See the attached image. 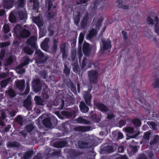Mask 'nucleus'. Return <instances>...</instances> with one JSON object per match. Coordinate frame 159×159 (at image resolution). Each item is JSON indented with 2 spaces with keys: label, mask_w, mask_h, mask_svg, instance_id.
I'll use <instances>...</instances> for the list:
<instances>
[{
  "label": "nucleus",
  "mask_w": 159,
  "mask_h": 159,
  "mask_svg": "<svg viewBox=\"0 0 159 159\" xmlns=\"http://www.w3.org/2000/svg\"><path fill=\"white\" fill-rule=\"evenodd\" d=\"M147 124L153 130H156L157 129V125L154 122L148 121L147 122Z\"/></svg>",
  "instance_id": "3c124183"
},
{
  "label": "nucleus",
  "mask_w": 159,
  "mask_h": 159,
  "mask_svg": "<svg viewBox=\"0 0 159 159\" xmlns=\"http://www.w3.org/2000/svg\"><path fill=\"white\" fill-rule=\"evenodd\" d=\"M5 93L7 95L11 98H14L16 95L15 91L13 89L10 87L8 88V90L6 91Z\"/></svg>",
  "instance_id": "473e14b6"
},
{
  "label": "nucleus",
  "mask_w": 159,
  "mask_h": 159,
  "mask_svg": "<svg viewBox=\"0 0 159 159\" xmlns=\"http://www.w3.org/2000/svg\"><path fill=\"white\" fill-rule=\"evenodd\" d=\"M158 79H156L154 81L153 85L155 88H159V77H157Z\"/></svg>",
  "instance_id": "4d7b16f0"
},
{
  "label": "nucleus",
  "mask_w": 159,
  "mask_h": 159,
  "mask_svg": "<svg viewBox=\"0 0 159 159\" xmlns=\"http://www.w3.org/2000/svg\"><path fill=\"white\" fill-rule=\"evenodd\" d=\"M43 119V123L44 126L47 128H51L55 125L52 121L51 119L46 114L43 115L39 117V119L40 120Z\"/></svg>",
  "instance_id": "39448f33"
},
{
  "label": "nucleus",
  "mask_w": 159,
  "mask_h": 159,
  "mask_svg": "<svg viewBox=\"0 0 159 159\" xmlns=\"http://www.w3.org/2000/svg\"><path fill=\"white\" fill-rule=\"evenodd\" d=\"M80 13H79L77 15H74V22L77 25L79 23L80 20Z\"/></svg>",
  "instance_id": "09e8293b"
},
{
  "label": "nucleus",
  "mask_w": 159,
  "mask_h": 159,
  "mask_svg": "<svg viewBox=\"0 0 159 159\" xmlns=\"http://www.w3.org/2000/svg\"><path fill=\"white\" fill-rule=\"evenodd\" d=\"M29 61L30 59L27 56H24L22 59L21 64L16 67L15 70L16 72L20 74L24 73L25 72V70L23 67L28 65Z\"/></svg>",
  "instance_id": "7ed1b4c3"
},
{
  "label": "nucleus",
  "mask_w": 159,
  "mask_h": 159,
  "mask_svg": "<svg viewBox=\"0 0 159 159\" xmlns=\"http://www.w3.org/2000/svg\"><path fill=\"white\" fill-rule=\"evenodd\" d=\"M95 105L101 111L106 112L108 110V108L105 105L101 103L97 102L95 103Z\"/></svg>",
  "instance_id": "c85d7f7f"
},
{
  "label": "nucleus",
  "mask_w": 159,
  "mask_h": 159,
  "mask_svg": "<svg viewBox=\"0 0 159 159\" xmlns=\"http://www.w3.org/2000/svg\"><path fill=\"white\" fill-rule=\"evenodd\" d=\"M33 20L39 28L40 37L44 36L46 33V29L44 28L43 26V24L42 20L39 17H34L33 18Z\"/></svg>",
  "instance_id": "20e7f679"
},
{
  "label": "nucleus",
  "mask_w": 159,
  "mask_h": 159,
  "mask_svg": "<svg viewBox=\"0 0 159 159\" xmlns=\"http://www.w3.org/2000/svg\"><path fill=\"white\" fill-rule=\"evenodd\" d=\"M35 54L38 56L36 60V62L38 64L44 63L48 59V56L44 55L40 50L37 49Z\"/></svg>",
  "instance_id": "6e6552de"
},
{
  "label": "nucleus",
  "mask_w": 159,
  "mask_h": 159,
  "mask_svg": "<svg viewBox=\"0 0 159 159\" xmlns=\"http://www.w3.org/2000/svg\"><path fill=\"white\" fill-rule=\"evenodd\" d=\"M68 86L70 88L71 91L74 92L76 91V88L75 86L73 84L72 82L70 81L68 83Z\"/></svg>",
  "instance_id": "8fccbe9b"
},
{
  "label": "nucleus",
  "mask_w": 159,
  "mask_h": 159,
  "mask_svg": "<svg viewBox=\"0 0 159 159\" xmlns=\"http://www.w3.org/2000/svg\"><path fill=\"white\" fill-rule=\"evenodd\" d=\"M125 131L130 134L134 133V129L132 127H127L125 128Z\"/></svg>",
  "instance_id": "0e129e2a"
},
{
  "label": "nucleus",
  "mask_w": 159,
  "mask_h": 159,
  "mask_svg": "<svg viewBox=\"0 0 159 159\" xmlns=\"http://www.w3.org/2000/svg\"><path fill=\"white\" fill-rule=\"evenodd\" d=\"M58 42V40L57 39H54L53 40V45L52 48V52H56L57 51V44Z\"/></svg>",
  "instance_id": "ea45409f"
},
{
  "label": "nucleus",
  "mask_w": 159,
  "mask_h": 159,
  "mask_svg": "<svg viewBox=\"0 0 159 159\" xmlns=\"http://www.w3.org/2000/svg\"><path fill=\"white\" fill-rule=\"evenodd\" d=\"M17 8H24L25 5L26 0H16Z\"/></svg>",
  "instance_id": "c9c22d12"
},
{
  "label": "nucleus",
  "mask_w": 159,
  "mask_h": 159,
  "mask_svg": "<svg viewBox=\"0 0 159 159\" xmlns=\"http://www.w3.org/2000/svg\"><path fill=\"white\" fill-rule=\"evenodd\" d=\"M61 113L62 115L66 117H69L71 116V114L70 112L66 111H62Z\"/></svg>",
  "instance_id": "e2e57ef3"
},
{
  "label": "nucleus",
  "mask_w": 159,
  "mask_h": 159,
  "mask_svg": "<svg viewBox=\"0 0 159 159\" xmlns=\"http://www.w3.org/2000/svg\"><path fill=\"white\" fill-rule=\"evenodd\" d=\"M66 46L65 43L61 44L59 45L60 52L62 54V56L63 58H66Z\"/></svg>",
  "instance_id": "bb28decb"
},
{
  "label": "nucleus",
  "mask_w": 159,
  "mask_h": 159,
  "mask_svg": "<svg viewBox=\"0 0 159 159\" xmlns=\"http://www.w3.org/2000/svg\"><path fill=\"white\" fill-rule=\"evenodd\" d=\"M121 33L124 39V41L125 43H126L127 41V40L128 39L127 33L124 30H122Z\"/></svg>",
  "instance_id": "69168bd1"
},
{
  "label": "nucleus",
  "mask_w": 159,
  "mask_h": 159,
  "mask_svg": "<svg viewBox=\"0 0 159 159\" xmlns=\"http://www.w3.org/2000/svg\"><path fill=\"white\" fill-rule=\"evenodd\" d=\"M89 80L91 83L95 84L97 81L98 72L95 70L89 71Z\"/></svg>",
  "instance_id": "9b49d317"
},
{
  "label": "nucleus",
  "mask_w": 159,
  "mask_h": 159,
  "mask_svg": "<svg viewBox=\"0 0 159 159\" xmlns=\"http://www.w3.org/2000/svg\"><path fill=\"white\" fill-rule=\"evenodd\" d=\"M24 106L28 111L32 109V102L31 101V98L28 97L24 102Z\"/></svg>",
  "instance_id": "4be33fe9"
},
{
  "label": "nucleus",
  "mask_w": 159,
  "mask_h": 159,
  "mask_svg": "<svg viewBox=\"0 0 159 159\" xmlns=\"http://www.w3.org/2000/svg\"><path fill=\"white\" fill-rule=\"evenodd\" d=\"M95 142V140L92 138H90L89 142L80 141L78 142V143L80 148H91L96 146Z\"/></svg>",
  "instance_id": "423d86ee"
},
{
  "label": "nucleus",
  "mask_w": 159,
  "mask_h": 159,
  "mask_svg": "<svg viewBox=\"0 0 159 159\" xmlns=\"http://www.w3.org/2000/svg\"><path fill=\"white\" fill-rule=\"evenodd\" d=\"M14 13H15L18 20H23V22H25L27 19V13L25 9L19 10V8H16Z\"/></svg>",
  "instance_id": "0eeeda50"
},
{
  "label": "nucleus",
  "mask_w": 159,
  "mask_h": 159,
  "mask_svg": "<svg viewBox=\"0 0 159 159\" xmlns=\"http://www.w3.org/2000/svg\"><path fill=\"white\" fill-rule=\"evenodd\" d=\"M16 83L17 87L20 89L22 90L25 88V81L24 80L17 81Z\"/></svg>",
  "instance_id": "72a5a7b5"
},
{
  "label": "nucleus",
  "mask_w": 159,
  "mask_h": 159,
  "mask_svg": "<svg viewBox=\"0 0 159 159\" xmlns=\"http://www.w3.org/2000/svg\"><path fill=\"white\" fill-rule=\"evenodd\" d=\"M11 80L10 78H9L6 80L1 81V86L2 88H5Z\"/></svg>",
  "instance_id": "79ce46f5"
},
{
  "label": "nucleus",
  "mask_w": 159,
  "mask_h": 159,
  "mask_svg": "<svg viewBox=\"0 0 159 159\" xmlns=\"http://www.w3.org/2000/svg\"><path fill=\"white\" fill-rule=\"evenodd\" d=\"M34 151L33 150L26 152L21 157L22 159H29L32 157Z\"/></svg>",
  "instance_id": "7c9ffc66"
},
{
  "label": "nucleus",
  "mask_w": 159,
  "mask_h": 159,
  "mask_svg": "<svg viewBox=\"0 0 159 159\" xmlns=\"http://www.w3.org/2000/svg\"><path fill=\"white\" fill-rule=\"evenodd\" d=\"M79 107L81 111L83 113L87 112L89 110V107L86 105L84 102L81 101L80 102Z\"/></svg>",
  "instance_id": "cd10ccee"
},
{
  "label": "nucleus",
  "mask_w": 159,
  "mask_h": 159,
  "mask_svg": "<svg viewBox=\"0 0 159 159\" xmlns=\"http://www.w3.org/2000/svg\"><path fill=\"white\" fill-rule=\"evenodd\" d=\"M91 128L90 126H79L75 127L74 129L76 131L85 132L89 130Z\"/></svg>",
  "instance_id": "f3484780"
},
{
  "label": "nucleus",
  "mask_w": 159,
  "mask_h": 159,
  "mask_svg": "<svg viewBox=\"0 0 159 159\" xmlns=\"http://www.w3.org/2000/svg\"><path fill=\"white\" fill-rule=\"evenodd\" d=\"M36 39L35 36H31L27 41V44L30 45L33 47H35V44Z\"/></svg>",
  "instance_id": "393cba45"
},
{
  "label": "nucleus",
  "mask_w": 159,
  "mask_h": 159,
  "mask_svg": "<svg viewBox=\"0 0 159 159\" xmlns=\"http://www.w3.org/2000/svg\"><path fill=\"white\" fill-rule=\"evenodd\" d=\"M15 0H4V7L6 9H10L12 7Z\"/></svg>",
  "instance_id": "b1692460"
},
{
  "label": "nucleus",
  "mask_w": 159,
  "mask_h": 159,
  "mask_svg": "<svg viewBox=\"0 0 159 159\" xmlns=\"http://www.w3.org/2000/svg\"><path fill=\"white\" fill-rule=\"evenodd\" d=\"M34 124V122L31 121L29 124L25 126V129L28 132H31L35 128Z\"/></svg>",
  "instance_id": "e433bc0d"
},
{
  "label": "nucleus",
  "mask_w": 159,
  "mask_h": 159,
  "mask_svg": "<svg viewBox=\"0 0 159 159\" xmlns=\"http://www.w3.org/2000/svg\"><path fill=\"white\" fill-rule=\"evenodd\" d=\"M85 117H87L85 116L79 117L76 119V121L79 123L85 125H90L91 123V122L85 119Z\"/></svg>",
  "instance_id": "aec40b11"
},
{
  "label": "nucleus",
  "mask_w": 159,
  "mask_h": 159,
  "mask_svg": "<svg viewBox=\"0 0 159 159\" xmlns=\"http://www.w3.org/2000/svg\"><path fill=\"white\" fill-rule=\"evenodd\" d=\"M23 51L28 55H31L33 52V50L28 47H25L23 49Z\"/></svg>",
  "instance_id": "603ef678"
},
{
  "label": "nucleus",
  "mask_w": 159,
  "mask_h": 159,
  "mask_svg": "<svg viewBox=\"0 0 159 159\" xmlns=\"http://www.w3.org/2000/svg\"><path fill=\"white\" fill-rule=\"evenodd\" d=\"M67 142L65 140H63L55 142L53 146L56 148H61L67 146Z\"/></svg>",
  "instance_id": "6ab92c4d"
},
{
  "label": "nucleus",
  "mask_w": 159,
  "mask_h": 159,
  "mask_svg": "<svg viewBox=\"0 0 159 159\" xmlns=\"http://www.w3.org/2000/svg\"><path fill=\"white\" fill-rule=\"evenodd\" d=\"M76 56V51L75 49H73L71 51V57L72 58L73 61H75V58Z\"/></svg>",
  "instance_id": "052dcab7"
},
{
  "label": "nucleus",
  "mask_w": 159,
  "mask_h": 159,
  "mask_svg": "<svg viewBox=\"0 0 159 159\" xmlns=\"http://www.w3.org/2000/svg\"><path fill=\"white\" fill-rule=\"evenodd\" d=\"M144 34L145 36L147 37L149 39H151L152 38V32L149 30H148L147 32H145Z\"/></svg>",
  "instance_id": "680f3d73"
},
{
  "label": "nucleus",
  "mask_w": 159,
  "mask_h": 159,
  "mask_svg": "<svg viewBox=\"0 0 159 159\" xmlns=\"http://www.w3.org/2000/svg\"><path fill=\"white\" fill-rule=\"evenodd\" d=\"M72 157H71V159H74L75 157L82 155L83 157L81 159H95L96 153L94 152V150H83L85 153L83 154L80 152L79 150H72Z\"/></svg>",
  "instance_id": "f257e3e1"
},
{
  "label": "nucleus",
  "mask_w": 159,
  "mask_h": 159,
  "mask_svg": "<svg viewBox=\"0 0 159 159\" xmlns=\"http://www.w3.org/2000/svg\"><path fill=\"white\" fill-rule=\"evenodd\" d=\"M34 100L36 105L42 106L44 105V101L40 97L35 96L34 98Z\"/></svg>",
  "instance_id": "2f4dec72"
},
{
  "label": "nucleus",
  "mask_w": 159,
  "mask_h": 159,
  "mask_svg": "<svg viewBox=\"0 0 159 159\" xmlns=\"http://www.w3.org/2000/svg\"><path fill=\"white\" fill-rule=\"evenodd\" d=\"M116 150H100V153L102 154L110 153Z\"/></svg>",
  "instance_id": "864d4df0"
},
{
  "label": "nucleus",
  "mask_w": 159,
  "mask_h": 159,
  "mask_svg": "<svg viewBox=\"0 0 159 159\" xmlns=\"http://www.w3.org/2000/svg\"><path fill=\"white\" fill-rule=\"evenodd\" d=\"M85 32H82L80 33L79 39V45L78 48L79 49V53H78V57L80 61L81 60V57L83 56L82 53H81L80 50L81 49V45L83 42L84 35L85 34Z\"/></svg>",
  "instance_id": "2eb2a0df"
},
{
  "label": "nucleus",
  "mask_w": 159,
  "mask_h": 159,
  "mask_svg": "<svg viewBox=\"0 0 159 159\" xmlns=\"http://www.w3.org/2000/svg\"><path fill=\"white\" fill-rule=\"evenodd\" d=\"M49 41V39L46 38L42 43L41 46L42 48L46 52H47L48 49V43Z\"/></svg>",
  "instance_id": "a878e982"
},
{
  "label": "nucleus",
  "mask_w": 159,
  "mask_h": 159,
  "mask_svg": "<svg viewBox=\"0 0 159 159\" xmlns=\"http://www.w3.org/2000/svg\"><path fill=\"white\" fill-rule=\"evenodd\" d=\"M15 121L20 125H22L23 123V118L20 115L18 116L15 118Z\"/></svg>",
  "instance_id": "de8ad7c7"
},
{
  "label": "nucleus",
  "mask_w": 159,
  "mask_h": 159,
  "mask_svg": "<svg viewBox=\"0 0 159 159\" xmlns=\"http://www.w3.org/2000/svg\"><path fill=\"white\" fill-rule=\"evenodd\" d=\"M88 13H86L85 16L84 17L83 20L81 22V26L84 28L87 25V22L88 20Z\"/></svg>",
  "instance_id": "58836bf2"
},
{
  "label": "nucleus",
  "mask_w": 159,
  "mask_h": 159,
  "mask_svg": "<svg viewBox=\"0 0 159 159\" xmlns=\"http://www.w3.org/2000/svg\"><path fill=\"white\" fill-rule=\"evenodd\" d=\"M70 69L67 67V66L65 65H64V72L66 75L68 76L70 73Z\"/></svg>",
  "instance_id": "13d9d810"
},
{
  "label": "nucleus",
  "mask_w": 159,
  "mask_h": 159,
  "mask_svg": "<svg viewBox=\"0 0 159 159\" xmlns=\"http://www.w3.org/2000/svg\"><path fill=\"white\" fill-rule=\"evenodd\" d=\"M89 91H85L83 92V97L87 105H90L92 99L91 94Z\"/></svg>",
  "instance_id": "dca6fc26"
},
{
  "label": "nucleus",
  "mask_w": 159,
  "mask_h": 159,
  "mask_svg": "<svg viewBox=\"0 0 159 159\" xmlns=\"http://www.w3.org/2000/svg\"><path fill=\"white\" fill-rule=\"evenodd\" d=\"M154 21L150 17H148L147 19V21L149 24L153 25L156 22L155 25V30L156 33L159 34V27L158 25V19L157 16H155L154 17Z\"/></svg>",
  "instance_id": "ddd939ff"
},
{
  "label": "nucleus",
  "mask_w": 159,
  "mask_h": 159,
  "mask_svg": "<svg viewBox=\"0 0 159 159\" xmlns=\"http://www.w3.org/2000/svg\"><path fill=\"white\" fill-rule=\"evenodd\" d=\"M14 59V56L13 55L11 56L7 59L5 63V65L7 66L10 65L13 62Z\"/></svg>",
  "instance_id": "a18cd8bd"
},
{
  "label": "nucleus",
  "mask_w": 159,
  "mask_h": 159,
  "mask_svg": "<svg viewBox=\"0 0 159 159\" xmlns=\"http://www.w3.org/2000/svg\"><path fill=\"white\" fill-rule=\"evenodd\" d=\"M132 123L135 126L139 127L141 125V122L140 120L139 119H134L132 120Z\"/></svg>",
  "instance_id": "c03bdc74"
},
{
  "label": "nucleus",
  "mask_w": 159,
  "mask_h": 159,
  "mask_svg": "<svg viewBox=\"0 0 159 159\" xmlns=\"http://www.w3.org/2000/svg\"><path fill=\"white\" fill-rule=\"evenodd\" d=\"M30 34V33L29 30L23 29L21 30L17 36L21 38H27L29 37Z\"/></svg>",
  "instance_id": "a211bd4d"
},
{
  "label": "nucleus",
  "mask_w": 159,
  "mask_h": 159,
  "mask_svg": "<svg viewBox=\"0 0 159 159\" xmlns=\"http://www.w3.org/2000/svg\"><path fill=\"white\" fill-rule=\"evenodd\" d=\"M102 20V19L101 18L98 20L96 25L97 29H92L89 32V34L86 35V38L87 39L93 41L96 39L98 30L101 25Z\"/></svg>",
  "instance_id": "f03ea898"
},
{
  "label": "nucleus",
  "mask_w": 159,
  "mask_h": 159,
  "mask_svg": "<svg viewBox=\"0 0 159 159\" xmlns=\"http://www.w3.org/2000/svg\"><path fill=\"white\" fill-rule=\"evenodd\" d=\"M7 146L9 148H21V145L19 143L16 142H11V141H9L7 143Z\"/></svg>",
  "instance_id": "5701e85b"
},
{
  "label": "nucleus",
  "mask_w": 159,
  "mask_h": 159,
  "mask_svg": "<svg viewBox=\"0 0 159 159\" xmlns=\"http://www.w3.org/2000/svg\"><path fill=\"white\" fill-rule=\"evenodd\" d=\"M22 30L21 25L20 24H17L14 28V31L17 36L20 33L21 30Z\"/></svg>",
  "instance_id": "4c0bfd02"
},
{
  "label": "nucleus",
  "mask_w": 159,
  "mask_h": 159,
  "mask_svg": "<svg viewBox=\"0 0 159 159\" xmlns=\"http://www.w3.org/2000/svg\"><path fill=\"white\" fill-rule=\"evenodd\" d=\"M101 41L102 44L101 50L102 51L104 52L106 50L111 49V45L109 39L102 38L101 39Z\"/></svg>",
  "instance_id": "9d476101"
},
{
  "label": "nucleus",
  "mask_w": 159,
  "mask_h": 159,
  "mask_svg": "<svg viewBox=\"0 0 159 159\" xmlns=\"http://www.w3.org/2000/svg\"><path fill=\"white\" fill-rule=\"evenodd\" d=\"M46 7H48V16L50 18H52L54 16L56 11L55 6H53L52 0H46Z\"/></svg>",
  "instance_id": "1a4fd4ad"
},
{
  "label": "nucleus",
  "mask_w": 159,
  "mask_h": 159,
  "mask_svg": "<svg viewBox=\"0 0 159 159\" xmlns=\"http://www.w3.org/2000/svg\"><path fill=\"white\" fill-rule=\"evenodd\" d=\"M14 12L15 11L11 12L9 16V20L10 22L12 23L15 22L16 20V17L14 15L15 14Z\"/></svg>",
  "instance_id": "a19ab883"
},
{
  "label": "nucleus",
  "mask_w": 159,
  "mask_h": 159,
  "mask_svg": "<svg viewBox=\"0 0 159 159\" xmlns=\"http://www.w3.org/2000/svg\"><path fill=\"white\" fill-rule=\"evenodd\" d=\"M32 86L34 92L40 91L42 88L40 80L38 78L34 79L32 82Z\"/></svg>",
  "instance_id": "f8f14e48"
},
{
  "label": "nucleus",
  "mask_w": 159,
  "mask_h": 159,
  "mask_svg": "<svg viewBox=\"0 0 159 159\" xmlns=\"http://www.w3.org/2000/svg\"><path fill=\"white\" fill-rule=\"evenodd\" d=\"M41 77L43 79H46L47 76V73L44 70L41 71L40 72Z\"/></svg>",
  "instance_id": "774afa93"
},
{
  "label": "nucleus",
  "mask_w": 159,
  "mask_h": 159,
  "mask_svg": "<svg viewBox=\"0 0 159 159\" xmlns=\"http://www.w3.org/2000/svg\"><path fill=\"white\" fill-rule=\"evenodd\" d=\"M83 51L85 55H88L90 51V48L89 44L87 43H84L83 46Z\"/></svg>",
  "instance_id": "c756f323"
},
{
  "label": "nucleus",
  "mask_w": 159,
  "mask_h": 159,
  "mask_svg": "<svg viewBox=\"0 0 159 159\" xmlns=\"http://www.w3.org/2000/svg\"><path fill=\"white\" fill-rule=\"evenodd\" d=\"M159 145V136L155 135L150 143V147L152 148H157Z\"/></svg>",
  "instance_id": "4468645a"
},
{
  "label": "nucleus",
  "mask_w": 159,
  "mask_h": 159,
  "mask_svg": "<svg viewBox=\"0 0 159 159\" xmlns=\"http://www.w3.org/2000/svg\"><path fill=\"white\" fill-rule=\"evenodd\" d=\"M151 134V133L148 131L144 133L143 138L144 139L148 141L150 139V136Z\"/></svg>",
  "instance_id": "5fc2aeb1"
},
{
  "label": "nucleus",
  "mask_w": 159,
  "mask_h": 159,
  "mask_svg": "<svg viewBox=\"0 0 159 159\" xmlns=\"http://www.w3.org/2000/svg\"><path fill=\"white\" fill-rule=\"evenodd\" d=\"M10 44V43L8 42H3L0 43V48H4L6 47Z\"/></svg>",
  "instance_id": "338daca9"
},
{
  "label": "nucleus",
  "mask_w": 159,
  "mask_h": 159,
  "mask_svg": "<svg viewBox=\"0 0 159 159\" xmlns=\"http://www.w3.org/2000/svg\"><path fill=\"white\" fill-rule=\"evenodd\" d=\"M73 66V71L76 73H77L78 71V69L79 68L77 61H74L72 65Z\"/></svg>",
  "instance_id": "37998d69"
},
{
  "label": "nucleus",
  "mask_w": 159,
  "mask_h": 159,
  "mask_svg": "<svg viewBox=\"0 0 159 159\" xmlns=\"http://www.w3.org/2000/svg\"><path fill=\"white\" fill-rule=\"evenodd\" d=\"M91 63L90 60L84 58L82 61V68L85 67V66L87 68H89L91 66Z\"/></svg>",
  "instance_id": "f704fd0d"
},
{
  "label": "nucleus",
  "mask_w": 159,
  "mask_h": 159,
  "mask_svg": "<svg viewBox=\"0 0 159 159\" xmlns=\"http://www.w3.org/2000/svg\"><path fill=\"white\" fill-rule=\"evenodd\" d=\"M52 105L55 106L60 105V107L58 108L61 110L63 108L64 105V101L61 99H56L53 101Z\"/></svg>",
  "instance_id": "412c9836"
},
{
  "label": "nucleus",
  "mask_w": 159,
  "mask_h": 159,
  "mask_svg": "<svg viewBox=\"0 0 159 159\" xmlns=\"http://www.w3.org/2000/svg\"><path fill=\"white\" fill-rule=\"evenodd\" d=\"M3 30L4 33L7 34L10 31V26L8 24H5L3 26Z\"/></svg>",
  "instance_id": "6e6d98bb"
},
{
  "label": "nucleus",
  "mask_w": 159,
  "mask_h": 159,
  "mask_svg": "<svg viewBox=\"0 0 159 159\" xmlns=\"http://www.w3.org/2000/svg\"><path fill=\"white\" fill-rule=\"evenodd\" d=\"M61 150H57V151H54L52 153V156L53 157H56L58 158L61 156Z\"/></svg>",
  "instance_id": "49530a36"
},
{
  "label": "nucleus",
  "mask_w": 159,
  "mask_h": 159,
  "mask_svg": "<svg viewBox=\"0 0 159 159\" xmlns=\"http://www.w3.org/2000/svg\"><path fill=\"white\" fill-rule=\"evenodd\" d=\"M68 125L67 123H63L61 124V128L63 131L66 132L68 130L67 127Z\"/></svg>",
  "instance_id": "bf43d9fd"
}]
</instances>
